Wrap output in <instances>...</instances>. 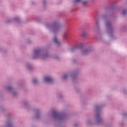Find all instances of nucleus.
I'll return each instance as SVG.
<instances>
[{
  "label": "nucleus",
  "mask_w": 127,
  "mask_h": 127,
  "mask_svg": "<svg viewBox=\"0 0 127 127\" xmlns=\"http://www.w3.org/2000/svg\"><path fill=\"white\" fill-rule=\"evenodd\" d=\"M44 81H45V82H47L48 83H50L53 81V79H52V78H51L49 77H46L44 78Z\"/></svg>",
  "instance_id": "nucleus-1"
},
{
  "label": "nucleus",
  "mask_w": 127,
  "mask_h": 127,
  "mask_svg": "<svg viewBox=\"0 0 127 127\" xmlns=\"http://www.w3.org/2000/svg\"><path fill=\"white\" fill-rule=\"evenodd\" d=\"M59 28H60V26L58 24H55L54 25V28H53L54 31H57Z\"/></svg>",
  "instance_id": "nucleus-2"
},
{
  "label": "nucleus",
  "mask_w": 127,
  "mask_h": 127,
  "mask_svg": "<svg viewBox=\"0 0 127 127\" xmlns=\"http://www.w3.org/2000/svg\"><path fill=\"white\" fill-rule=\"evenodd\" d=\"M54 42H55V43H56V44H58V45H59V44H60V43H59V41H58V39L56 37H55L54 38Z\"/></svg>",
  "instance_id": "nucleus-3"
},
{
  "label": "nucleus",
  "mask_w": 127,
  "mask_h": 127,
  "mask_svg": "<svg viewBox=\"0 0 127 127\" xmlns=\"http://www.w3.org/2000/svg\"><path fill=\"white\" fill-rule=\"evenodd\" d=\"M88 53H89V51L88 50H85L82 52V55H87Z\"/></svg>",
  "instance_id": "nucleus-4"
},
{
  "label": "nucleus",
  "mask_w": 127,
  "mask_h": 127,
  "mask_svg": "<svg viewBox=\"0 0 127 127\" xmlns=\"http://www.w3.org/2000/svg\"><path fill=\"white\" fill-rule=\"evenodd\" d=\"M39 53H40V50H36L35 51V54H36V55H38Z\"/></svg>",
  "instance_id": "nucleus-5"
},
{
  "label": "nucleus",
  "mask_w": 127,
  "mask_h": 127,
  "mask_svg": "<svg viewBox=\"0 0 127 127\" xmlns=\"http://www.w3.org/2000/svg\"><path fill=\"white\" fill-rule=\"evenodd\" d=\"M58 116H59V114H58V113L57 112V111H56L54 113V117H58Z\"/></svg>",
  "instance_id": "nucleus-6"
},
{
  "label": "nucleus",
  "mask_w": 127,
  "mask_h": 127,
  "mask_svg": "<svg viewBox=\"0 0 127 127\" xmlns=\"http://www.w3.org/2000/svg\"><path fill=\"white\" fill-rule=\"evenodd\" d=\"M81 36H82V37H85V36H86V33H82L81 34Z\"/></svg>",
  "instance_id": "nucleus-7"
},
{
  "label": "nucleus",
  "mask_w": 127,
  "mask_h": 127,
  "mask_svg": "<svg viewBox=\"0 0 127 127\" xmlns=\"http://www.w3.org/2000/svg\"><path fill=\"white\" fill-rule=\"evenodd\" d=\"M122 13H123V14H124V15L126 14V13H127V10H123Z\"/></svg>",
  "instance_id": "nucleus-8"
},
{
  "label": "nucleus",
  "mask_w": 127,
  "mask_h": 127,
  "mask_svg": "<svg viewBox=\"0 0 127 127\" xmlns=\"http://www.w3.org/2000/svg\"><path fill=\"white\" fill-rule=\"evenodd\" d=\"M81 0H74V2H80Z\"/></svg>",
  "instance_id": "nucleus-9"
},
{
  "label": "nucleus",
  "mask_w": 127,
  "mask_h": 127,
  "mask_svg": "<svg viewBox=\"0 0 127 127\" xmlns=\"http://www.w3.org/2000/svg\"><path fill=\"white\" fill-rule=\"evenodd\" d=\"M37 82V80H36V79L33 80V83H35Z\"/></svg>",
  "instance_id": "nucleus-10"
},
{
  "label": "nucleus",
  "mask_w": 127,
  "mask_h": 127,
  "mask_svg": "<svg viewBox=\"0 0 127 127\" xmlns=\"http://www.w3.org/2000/svg\"><path fill=\"white\" fill-rule=\"evenodd\" d=\"M96 119H98V118H100V115H99V114L96 115Z\"/></svg>",
  "instance_id": "nucleus-11"
},
{
  "label": "nucleus",
  "mask_w": 127,
  "mask_h": 127,
  "mask_svg": "<svg viewBox=\"0 0 127 127\" xmlns=\"http://www.w3.org/2000/svg\"><path fill=\"white\" fill-rule=\"evenodd\" d=\"M66 77H67V75H64L63 76V79H66Z\"/></svg>",
  "instance_id": "nucleus-12"
},
{
  "label": "nucleus",
  "mask_w": 127,
  "mask_h": 127,
  "mask_svg": "<svg viewBox=\"0 0 127 127\" xmlns=\"http://www.w3.org/2000/svg\"><path fill=\"white\" fill-rule=\"evenodd\" d=\"M107 26H109V24H107Z\"/></svg>",
  "instance_id": "nucleus-13"
}]
</instances>
